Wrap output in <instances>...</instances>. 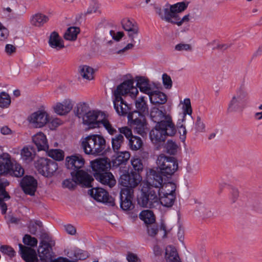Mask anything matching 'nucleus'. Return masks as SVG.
<instances>
[{"instance_id":"obj_43","label":"nucleus","mask_w":262,"mask_h":262,"mask_svg":"<svg viewBox=\"0 0 262 262\" xmlns=\"http://www.w3.org/2000/svg\"><path fill=\"white\" fill-rule=\"evenodd\" d=\"M130 162L133 169L137 171V173H139L143 171V164L142 160L140 158L136 156L134 157L131 159Z\"/></svg>"},{"instance_id":"obj_26","label":"nucleus","mask_w":262,"mask_h":262,"mask_svg":"<svg viewBox=\"0 0 262 262\" xmlns=\"http://www.w3.org/2000/svg\"><path fill=\"white\" fill-rule=\"evenodd\" d=\"M188 7V3L182 2L170 6L169 9L170 18L173 19L178 16L177 14L185 11Z\"/></svg>"},{"instance_id":"obj_48","label":"nucleus","mask_w":262,"mask_h":262,"mask_svg":"<svg viewBox=\"0 0 262 262\" xmlns=\"http://www.w3.org/2000/svg\"><path fill=\"white\" fill-rule=\"evenodd\" d=\"M128 32V36L130 38L132 42L139 43L140 42V39L138 37L139 28L137 26L134 27L129 31Z\"/></svg>"},{"instance_id":"obj_55","label":"nucleus","mask_w":262,"mask_h":262,"mask_svg":"<svg viewBox=\"0 0 262 262\" xmlns=\"http://www.w3.org/2000/svg\"><path fill=\"white\" fill-rule=\"evenodd\" d=\"M0 251L3 253L8 255L10 257H13L15 254V252L13 249L7 245H3L0 247Z\"/></svg>"},{"instance_id":"obj_33","label":"nucleus","mask_w":262,"mask_h":262,"mask_svg":"<svg viewBox=\"0 0 262 262\" xmlns=\"http://www.w3.org/2000/svg\"><path fill=\"white\" fill-rule=\"evenodd\" d=\"M90 111L88 104L85 102H80L77 104L75 108L74 112L76 116L78 118H82L86 116L87 113Z\"/></svg>"},{"instance_id":"obj_49","label":"nucleus","mask_w":262,"mask_h":262,"mask_svg":"<svg viewBox=\"0 0 262 262\" xmlns=\"http://www.w3.org/2000/svg\"><path fill=\"white\" fill-rule=\"evenodd\" d=\"M9 184L7 180L0 179V196H3V199L9 200L10 198V195L6 191L5 187Z\"/></svg>"},{"instance_id":"obj_53","label":"nucleus","mask_w":262,"mask_h":262,"mask_svg":"<svg viewBox=\"0 0 262 262\" xmlns=\"http://www.w3.org/2000/svg\"><path fill=\"white\" fill-rule=\"evenodd\" d=\"M23 243L25 245L34 247L37 246L38 241L36 238L29 234H26L23 237Z\"/></svg>"},{"instance_id":"obj_5","label":"nucleus","mask_w":262,"mask_h":262,"mask_svg":"<svg viewBox=\"0 0 262 262\" xmlns=\"http://www.w3.org/2000/svg\"><path fill=\"white\" fill-rule=\"evenodd\" d=\"M156 163L161 174L167 178L171 177L178 169L176 159L163 154L158 156Z\"/></svg>"},{"instance_id":"obj_1","label":"nucleus","mask_w":262,"mask_h":262,"mask_svg":"<svg viewBox=\"0 0 262 262\" xmlns=\"http://www.w3.org/2000/svg\"><path fill=\"white\" fill-rule=\"evenodd\" d=\"M134 81L127 80L119 85L114 92L115 99L113 101L114 107L120 115H125L128 113L129 107L124 102L122 96L127 94L133 99L136 97L138 94V90L137 88L134 86Z\"/></svg>"},{"instance_id":"obj_42","label":"nucleus","mask_w":262,"mask_h":262,"mask_svg":"<svg viewBox=\"0 0 262 262\" xmlns=\"http://www.w3.org/2000/svg\"><path fill=\"white\" fill-rule=\"evenodd\" d=\"M101 124L103 125L109 135L111 136L117 135V129L110 123L107 117H106L105 115L103 118L102 120H101L100 122V125Z\"/></svg>"},{"instance_id":"obj_52","label":"nucleus","mask_w":262,"mask_h":262,"mask_svg":"<svg viewBox=\"0 0 262 262\" xmlns=\"http://www.w3.org/2000/svg\"><path fill=\"white\" fill-rule=\"evenodd\" d=\"M54 244V242L47 243V244H40L38 251H40L43 255H47L50 253V251L52 250V247Z\"/></svg>"},{"instance_id":"obj_60","label":"nucleus","mask_w":262,"mask_h":262,"mask_svg":"<svg viewBox=\"0 0 262 262\" xmlns=\"http://www.w3.org/2000/svg\"><path fill=\"white\" fill-rule=\"evenodd\" d=\"M163 83L166 89H170L172 86V80L169 76L167 74L162 75Z\"/></svg>"},{"instance_id":"obj_27","label":"nucleus","mask_w":262,"mask_h":262,"mask_svg":"<svg viewBox=\"0 0 262 262\" xmlns=\"http://www.w3.org/2000/svg\"><path fill=\"white\" fill-rule=\"evenodd\" d=\"M137 86L139 88L141 92L148 95L152 92L153 90L147 78L143 77H137Z\"/></svg>"},{"instance_id":"obj_13","label":"nucleus","mask_w":262,"mask_h":262,"mask_svg":"<svg viewBox=\"0 0 262 262\" xmlns=\"http://www.w3.org/2000/svg\"><path fill=\"white\" fill-rule=\"evenodd\" d=\"M134 190L132 188H122L120 192V207L124 210H130L134 207L132 200Z\"/></svg>"},{"instance_id":"obj_6","label":"nucleus","mask_w":262,"mask_h":262,"mask_svg":"<svg viewBox=\"0 0 262 262\" xmlns=\"http://www.w3.org/2000/svg\"><path fill=\"white\" fill-rule=\"evenodd\" d=\"M248 99V93L244 86H240L233 94L228 102L227 111L229 113H234L242 111L243 104Z\"/></svg>"},{"instance_id":"obj_17","label":"nucleus","mask_w":262,"mask_h":262,"mask_svg":"<svg viewBox=\"0 0 262 262\" xmlns=\"http://www.w3.org/2000/svg\"><path fill=\"white\" fill-rule=\"evenodd\" d=\"M90 165L94 174L95 173H102L108 171L111 167L110 161L107 158L96 159L91 162Z\"/></svg>"},{"instance_id":"obj_7","label":"nucleus","mask_w":262,"mask_h":262,"mask_svg":"<svg viewBox=\"0 0 262 262\" xmlns=\"http://www.w3.org/2000/svg\"><path fill=\"white\" fill-rule=\"evenodd\" d=\"M127 118L130 126L135 133L142 137L146 135L147 123L144 115L133 112L128 113Z\"/></svg>"},{"instance_id":"obj_22","label":"nucleus","mask_w":262,"mask_h":262,"mask_svg":"<svg viewBox=\"0 0 262 262\" xmlns=\"http://www.w3.org/2000/svg\"><path fill=\"white\" fill-rule=\"evenodd\" d=\"M12 163L11 156L8 154L3 153L0 156V176L11 172Z\"/></svg>"},{"instance_id":"obj_63","label":"nucleus","mask_w":262,"mask_h":262,"mask_svg":"<svg viewBox=\"0 0 262 262\" xmlns=\"http://www.w3.org/2000/svg\"><path fill=\"white\" fill-rule=\"evenodd\" d=\"M184 103L185 106V108L184 111V114H186L191 115L192 113V109L191 106L190 100L189 98H186L184 100Z\"/></svg>"},{"instance_id":"obj_37","label":"nucleus","mask_w":262,"mask_h":262,"mask_svg":"<svg viewBox=\"0 0 262 262\" xmlns=\"http://www.w3.org/2000/svg\"><path fill=\"white\" fill-rule=\"evenodd\" d=\"M20 155L21 159L25 162L29 163L33 161L35 154L32 148L25 147L21 150Z\"/></svg>"},{"instance_id":"obj_47","label":"nucleus","mask_w":262,"mask_h":262,"mask_svg":"<svg viewBox=\"0 0 262 262\" xmlns=\"http://www.w3.org/2000/svg\"><path fill=\"white\" fill-rule=\"evenodd\" d=\"M49 157L57 161H61L63 159L64 152L60 149H50L46 150Z\"/></svg>"},{"instance_id":"obj_56","label":"nucleus","mask_w":262,"mask_h":262,"mask_svg":"<svg viewBox=\"0 0 262 262\" xmlns=\"http://www.w3.org/2000/svg\"><path fill=\"white\" fill-rule=\"evenodd\" d=\"M118 129L120 133L119 134L124 135L128 140L130 138L134 136L132 134V129L127 126L119 127Z\"/></svg>"},{"instance_id":"obj_50","label":"nucleus","mask_w":262,"mask_h":262,"mask_svg":"<svg viewBox=\"0 0 262 262\" xmlns=\"http://www.w3.org/2000/svg\"><path fill=\"white\" fill-rule=\"evenodd\" d=\"M165 148L167 153L175 155L177 152L178 145L172 140H168L165 144Z\"/></svg>"},{"instance_id":"obj_38","label":"nucleus","mask_w":262,"mask_h":262,"mask_svg":"<svg viewBox=\"0 0 262 262\" xmlns=\"http://www.w3.org/2000/svg\"><path fill=\"white\" fill-rule=\"evenodd\" d=\"M154 9L157 14L161 17V19L170 23L171 20L170 16L169 11V8H164L163 10L161 8L157 5H154Z\"/></svg>"},{"instance_id":"obj_21","label":"nucleus","mask_w":262,"mask_h":262,"mask_svg":"<svg viewBox=\"0 0 262 262\" xmlns=\"http://www.w3.org/2000/svg\"><path fill=\"white\" fill-rule=\"evenodd\" d=\"M94 177L102 184L108 186L111 188L113 187L116 183L114 176L108 171H105L102 173H95Z\"/></svg>"},{"instance_id":"obj_11","label":"nucleus","mask_w":262,"mask_h":262,"mask_svg":"<svg viewBox=\"0 0 262 262\" xmlns=\"http://www.w3.org/2000/svg\"><path fill=\"white\" fill-rule=\"evenodd\" d=\"M142 180L139 173L135 171L122 174L120 178L119 183L124 188H132L138 186Z\"/></svg>"},{"instance_id":"obj_24","label":"nucleus","mask_w":262,"mask_h":262,"mask_svg":"<svg viewBox=\"0 0 262 262\" xmlns=\"http://www.w3.org/2000/svg\"><path fill=\"white\" fill-rule=\"evenodd\" d=\"M32 141L38 150H48L49 146L46 136L42 132H39L32 137Z\"/></svg>"},{"instance_id":"obj_18","label":"nucleus","mask_w":262,"mask_h":262,"mask_svg":"<svg viewBox=\"0 0 262 262\" xmlns=\"http://www.w3.org/2000/svg\"><path fill=\"white\" fill-rule=\"evenodd\" d=\"M160 172L155 170H151L148 178V181L146 182H142L141 184H147L150 187L158 188L160 192L161 187L163 184V178Z\"/></svg>"},{"instance_id":"obj_40","label":"nucleus","mask_w":262,"mask_h":262,"mask_svg":"<svg viewBox=\"0 0 262 262\" xmlns=\"http://www.w3.org/2000/svg\"><path fill=\"white\" fill-rule=\"evenodd\" d=\"M49 20L48 16L40 13L36 14L32 17L31 22L36 27H40Z\"/></svg>"},{"instance_id":"obj_12","label":"nucleus","mask_w":262,"mask_h":262,"mask_svg":"<svg viewBox=\"0 0 262 262\" xmlns=\"http://www.w3.org/2000/svg\"><path fill=\"white\" fill-rule=\"evenodd\" d=\"M104 113L95 111H90L88 113L83 117V123L89 126V128H94L99 127L100 122L104 117Z\"/></svg>"},{"instance_id":"obj_2","label":"nucleus","mask_w":262,"mask_h":262,"mask_svg":"<svg viewBox=\"0 0 262 262\" xmlns=\"http://www.w3.org/2000/svg\"><path fill=\"white\" fill-rule=\"evenodd\" d=\"M176 132L174 124L167 120L166 122L156 124L149 132V138L154 145L159 146L165 142L168 136H173Z\"/></svg>"},{"instance_id":"obj_62","label":"nucleus","mask_w":262,"mask_h":262,"mask_svg":"<svg viewBox=\"0 0 262 262\" xmlns=\"http://www.w3.org/2000/svg\"><path fill=\"white\" fill-rule=\"evenodd\" d=\"M175 50L178 51H189L192 50V48L189 44L181 43L175 46Z\"/></svg>"},{"instance_id":"obj_39","label":"nucleus","mask_w":262,"mask_h":262,"mask_svg":"<svg viewBox=\"0 0 262 262\" xmlns=\"http://www.w3.org/2000/svg\"><path fill=\"white\" fill-rule=\"evenodd\" d=\"M79 32L80 29L78 27H69L64 34V38L68 40H75Z\"/></svg>"},{"instance_id":"obj_3","label":"nucleus","mask_w":262,"mask_h":262,"mask_svg":"<svg viewBox=\"0 0 262 262\" xmlns=\"http://www.w3.org/2000/svg\"><path fill=\"white\" fill-rule=\"evenodd\" d=\"M81 146L87 155H102L105 152L106 140L101 135H91L83 139Z\"/></svg>"},{"instance_id":"obj_34","label":"nucleus","mask_w":262,"mask_h":262,"mask_svg":"<svg viewBox=\"0 0 262 262\" xmlns=\"http://www.w3.org/2000/svg\"><path fill=\"white\" fill-rule=\"evenodd\" d=\"M139 217L141 220L144 221L146 226L155 223V216L151 210H146L141 211Z\"/></svg>"},{"instance_id":"obj_45","label":"nucleus","mask_w":262,"mask_h":262,"mask_svg":"<svg viewBox=\"0 0 262 262\" xmlns=\"http://www.w3.org/2000/svg\"><path fill=\"white\" fill-rule=\"evenodd\" d=\"M24 169L22 166L18 163L13 164L12 163V168L11 169V172L9 173L11 175L15 177H21L24 174Z\"/></svg>"},{"instance_id":"obj_64","label":"nucleus","mask_w":262,"mask_h":262,"mask_svg":"<svg viewBox=\"0 0 262 262\" xmlns=\"http://www.w3.org/2000/svg\"><path fill=\"white\" fill-rule=\"evenodd\" d=\"M126 259L128 262H141V260L136 254L130 252L127 253Z\"/></svg>"},{"instance_id":"obj_58","label":"nucleus","mask_w":262,"mask_h":262,"mask_svg":"<svg viewBox=\"0 0 262 262\" xmlns=\"http://www.w3.org/2000/svg\"><path fill=\"white\" fill-rule=\"evenodd\" d=\"M122 25L123 28L126 31H129V30L133 28L134 27L137 25L133 24L129 19H123L122 20Z\"/></svg>"},{"instance_id":"obj_16","label":"nucleus","mask_w":262,"mask_h":262,"mask_svg":"<svg viewBox=\"0 0 262 262\" xmlns=\"http://www.w3.org/2000/svg\"><path fill=\"white\" fill-rule=\"evenodd\" d=\"M20 185L25 194L31 196L35 194L37 187V182L32 176L27 175L23 177Z\"/></svg>"},{"instance_id":"obj_57","label":"nucleus","mask_w":262,"mask_h":262,"mask_svg":"<svg viewBox=\"0 0 262 262\" xmlns=\"http://www.w3.org/2000/svg\"><path fill=\"white\" fill-rule=\"evenodd\" d=\"M41 226V223L39 221L31 222L28 226L29 232L32 234H35L37 231V226L40 227Z\"/></svg>"},{"instance_id":"obj_25","label":"nucleus","mask_w":262,"mask_h":262,"mask_svg":"<svg viewBox=\"0 0 262 262\" xmlns=\"http://www.w3.org/2000/svg\"><path fill=\"white\" fill-rule=\"evenodd\" d=\"M49 44L51 48L57 50H60L64 47L63 40L60 37L58 33L55 31L51 33Z\"/></svg>"},{"instance_id":"obj_36","label":"nucleus","mask_w":262,"mask_h":262,"mask_svg":"<svg viewBox=\"0 0 262 262\" xmlns=\"http://www.w3.org/2000/svg\"><path fill=\"white\" fill-rule=\"evenodd\" d=\"M130 157L128 151H122L118 153L117 156L113 161V165L118 166L122 164H125Z\"/></svg>"},{"instance_id":"obj_54","label":"nucleus","mask_w":262,"mask_h":262,"mask_svg":"<svg viewBox=\"0 0 262 262\" xmlns=\"http://www.w3.org/2000/svg\"><path fill=\"white\" fill-rule=\"evenodd\" d=\"M146 226L148 234L151 237L155 236L158 233L159 228L158 226L155 223L148 225Z\"/></svg>"},{"instance_id":"obj_44","label":"nucleus","mask_w":262,"mask_h":262,"mask_svg":"<svg viewBox=\"0 0 262 262\" xmlns=\"http://www.w3.org/2000/svg\"><path fill=\"white\" fill-rule=\"evenodd\" d=\"M142 144V141L139 137L134 136L129 139V145L133 150H137L140 149Z\"/></svg>"},{"instance_id":"obj_4","label":"nucleus","mask_w":262,"mask_h":262,"mask_svg":"<svg viewBox=\"0 0 262 262\" xmlns=\"http://www.w3.org/2000/svg\"><path fill=\"white\" fill-rule=\"evenodd\" d=\"M141 194L138 198V204L143 207L153 208L159 205L160 192L158 188L141 184Z\"/></svg>"},{"instance_id":"obj_35","label":"nucleus","mask_w":262,"mask_h":262,"mask_svg":"<svg viewBox=\"0 0 262 262\" xmlns=\"http://www.w3.org/2000/svg\"><path fill=\"white\" fill-rule=\"evenodd\" d=\"M175 199V194H166L160 193L159 202L163 206L171 207L173 205Z\"/></svg>"},{"instance_id":"obj_46","label":"nucleus","mask_w":262,"mask_h":262,"mask_svg":"<svg viewBox=\"0 0 262 262\" xmlns=\"http://www.w3.org/2000/svg\"><path fill=\"white\" fill-rule=\"evenodd\" d=\"M11 104V98L9 95L2 92L0 93V107L3 108H8Z\"/></svg>"},{"instance_id":"obj_14","label":"nucleus","mask_w":262,"mask_h":262,"mask_svg":"<svg viewBox=\"0 0 262 262\" xmlns=\"http://www.w3.org/2000/svg\"><path fill=\"white\" fill-rule=\"evenodd\" d=\"M71 174L74 181L82 186L90 187L94 181L93 177L83 169L77 171H71Z\"/></svg>"},{"instance_id":"obj_19","label":"nucleus","mask_w":262,"mask_h":262,"mask_svg":"<svg viewBox=\"0 0 262 262\" xmlns=\"http://www.w3.org/2000/svg\"><path fill=\"white\" fill-rule=\"evenodd\" d=\"M151 119L157 124L166 122L168 120L171 123H173L171 116L166 115L162 111L157 107H153L150 113Z\"/></svg>"},{"instance_id":"obj_59","label":"nucleus","mask_w":262,"mask_h":262,"mask_svg":"<svg viewBox=\"0 0 262 262\" xmlns=\"http://www.w3.org/2000/svg\"><path fill=\"white\" fill-rule=\"evenodd\" d=\"M76 184L77 183L74 181L73 178L72 179H66L64 180L62 183V186L63 187L67 188L70 189L74 188L76 186Z\"/></svg>"},{"instance_id":"obj_61","label":"nucleus","mask_w":262,"mask_h":262,"mask_svg":"<svg viewBox=\"0 0 262 262\" xmlns=\"http://www.w3.org/2000/svg\"><path fill=\"white\" fill-rule=\"evenodd\" d=\"M9 36V31L8 29L5 28L3 24L0 25V40L3 41L5 40Z\"/></svg>"},{"instance_id":"obj_32","label":"nucleus","mask_w":262,"mask_h":262,"mask_svg":"<svg viewBox=\"0 0 262 262\" xmlns=\"http://www.w3.org/2000/svg\"><path fill=\"white\" fill-rule=\"evenodd\" d=\"M135 106L137 111L134 112L144 115L148 113V105L144 99V97L142 96L137 99L135 101Z\"/></svg>"},{"instance_id":"obj_15","label":"nucleus","mask_w":262,"mask_h":262,"mask_svg":"<svg viewBox=\"0 0 262 262\" xmlns=\"http://www.w3.org/2000/svg\"><path fill=\"white\" fill-rule=\"evenodd\" d=\"M85 163V160L80 154H74L66 158V166L71 171H77L82 169Z\"/></svg>"},{"instance_id":"obj_28","label":"nucleus","mask_w":262,"mask_h":262,"mask_svg":"<svg viewBox=\"0 0 262 262\" xmlns=\"http://www.w3.org/2000/svg\"><path fill=\"white\" fill-rule=\"evenodd\" d=\"M150 101L152 104H164L166 101V96L162 92L157 91H152L149 95Z\"/></svg>"},{"instance_id":"obj_20","label":"nucleus","mask_w":262,"mask_h":262,"mask_svg":"<svg viewBox=\"0 0 262 262\" xmlns=\"http://www.w3.org/2000/svg\"><path fill=\"white\" fill-rule=\"evenodd\" d=\"M19 252L21 257L26 262H38L37 254L35 250L19 244Z\"/></svg>"},{"instance_id":"obj_10","label":"nucleus","mask_w":262,"mask_h":262,"mask_svg":"<svg viewBox=\"0 0 262 262\" xmlns=\"http://www.w3.org/2000/svg\"><path fill=\"white\" fill-rule=\"evenodd\" d=\"M89 193L97 202L107 204L112 206L115 204L114 199L110 196L108 192L103 188H93L89 191Z\"/></svg>"},{"instance_id":"obj_29","label":"nucleus","mask_w":262,"mask_h":262,"mask_svg":"<svg viewBox=\"0 0 262 262\" xmlns=\"http://www.w3.org/2000/svg\"><path fill=\"white\" fill-rule=\"evenodd\" d=\"M165 259L167 262H181L176 249L171 246L165 249Z\"/></svg>"},{"instance_id":"obj_9","label":"nucleus","mask_w":262,"mask_h":262,"mask_svg":"<svg viewBox=\"0 0 262 262\" xmlns=\"http://www.w3.org/2000/svg\"><path fill=\"white\" fill-rule=\"evenodd\" d=\"M29 124L34 128H41L50 121L48 114L44 110H39L31 114L27 119Z\"/></svg>"},{"instance_id":"obj_51","label":"nucleus","mask_w":262,"mask_h":262,"mask_svg":"<svg viewBox=\"0 0 262 262\" xmlns=\"http://www.w3.org/2000/svg\"><path fill=\"white\" fill-rule=\"evenodd\" d=\"M190 16V14H188L181 18L178 15V16L175 17L174 18L171 19L170 23L173 24H176L178 26H181L184 23H187L189 21Z\"/></svg>"},{"instance_id":"obj_23","label":"nucleus","mask_w":262,"mask_h":262,"mask_svg":"<svg viewBox=\"0 0 262 262\" xmlns=\"http://www.w3.org/2000/svg\"><path fill=\"white\" fill-rule=\"evenodd\" d=\"M72 108L73 104L70 99H65L61 102H57L53 106L54 112L60 116L67 114Z\"/></svg>"},{"instance_id":"obj_31","label":"nucleus","mask_w":262,"mask_h":262,"mask_svg":"<svg viewBox=\"0 0 262 262\" xmlns=\"http://www.w3.org/2000/svg\"><path fill=\"white\" fill-rule=\"evenodd\" d=\"M124 143V138L121 134L115 135L111 139L112 147L115 152H118Z\"/></svg>"},{"instance_id":"obj_30","label":"nucleus","mask_w":262,"mask_h":262,"mask_svg":"<svg viewBox=\"0 0 262 262\" xmlns=\"http://www.w3.org/2000/svg\"><path fill=\"white\" fill-rule=\"evenodd\" d=\"M78 72L80 75L83 78L91 80L94 78V70L92 68L82 65L79 67Z\"/></svg>"},{"instance_id":"obj_41","label":"nucleus","mask_w":262,"mask_h":262,"mask_svg":"<svg viewBox=\"0 0 262 262\" xmlns=\"http://www.w3.org/2000/svg\"><path fill=\"white\" fill-rule=\"evenodd\" d=\"M176 185L173 182H168L162 185L160 193L166 194H175Z\"/></svg>"},{"instance_id":"obj_8","label":"nucleus","mask_w":262,"mask_h":262,"mask_svg":"<svg viewBox=\"0 0 262 262\" xmlns=\"http://www.w3.org/2000/svg\"><path fill=\"white\" fill-rule=\"evenodd\" d=\"M38 173L46 177H51L58 169L57 163L51 160L40 158L35 163Z\"/></svg>"}]
</instances>
